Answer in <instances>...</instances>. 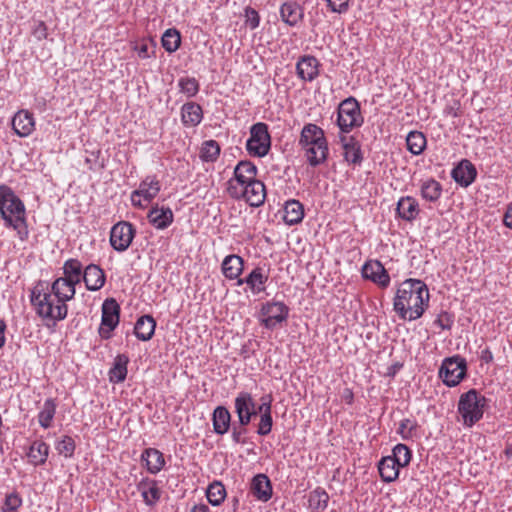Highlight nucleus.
Wrapping results in <instances>:
<instances>
[{"mask_svg":"<svg viewBox=\"0 0 512 512\" xmlns=\"http://www.w3.org/2000/svg\"><path fill=\"white\" fill-rule=\"evenodd\" d=\"M257 167L250 161H240L234 168L233 177L226 183L227 194L236 200H244L252 207L261 206L266 199V188L257 179Z\"/></svg>","mask_w":512,"mask_h":512,"instance_id":"obj_1","label":"nucleus"},{"mask_svg":"<svg viewBox=\"0 0 512 512\" xmlns=\"http://www.w3.org/2000/svg\"><path fill=\"white\" fill-rule=\"evenodd\" d=\"M429 299V290L423 281L407 279L397 287L393 310L401 320L414 321L424 314Z\"/></svg>","mask_w":512,"mask_h":512,"instance_id":"obj_2","label":"nucleus"},{"mask_svg":"<svg viewBox=\"0 0 512 512\" xmlns=\"http://www.w3.org/2000/svg\"><path fill=\"white\" fill-rule=\"evenodd\" d=\"M0 214L5 226L12 228L20 241H27L29 230L25 206L13 190L6 185H0Z\"/></svg>","mask_w":512,"mask_h":512,"instance_id":"obj_3","label":"nucleus"},{"mask_svg":"<svg viewBox=\"0 0 512 512\" xmlns=\"http://www.w3.org/2000/svg\"><path fill=\"white\" fill-rule=\"evenodd\" d=\"M298 144L311 166L316 167L327 160L328 142L323 129L316 124L307 123L303 126Z\"/></svg>","mask_w":512,"mask_h":512,"instance_id":"obj_4","label":"nucleus"},{"mask_svg":"<svg viewBox=\"0 0 512 512\" xmlns=\"http://www.w3.org/2000/svg\"><path fill=\"white\" fill-rule=\"evenodd\" d=\"M31 303L35 307L37 314L43 319L59 321L65 319L68 313L67 304L56 298L49 290L48 285L44 287L42 283L37 284L33 288Z\"/></svg>","mask_w":512,"mask_h":512,"instance_id":"obj_5","label":"nucleus"},{"mask_svg":"<svg viewBox=\"0 0 512 512\" xmlns=\"http://www.w3.org/2000/svg\"><path fill=\"white\" fill-rule=\"evenodd\" d=\"M485 405L486 398L475 389L462 394L458 402V411L464 425L471 427L478 422L483 417Z\"/></svg>","mask_w":512,"mask_h":512,"instance_id":"obj_6","label":"nucleus"},{"mask_svg":"<svg viewBox=\"0 0 512 512\" xmlns=\"http://www.w3.org/2000/svg\"><path fill=\"white\" fill-rule=\"evenodd\" d=\"M363 121L359 103L355 98L349 97L340 103L337 111V125L342 132L348 133L360 127Z\"/></svg>","mask_w":512,"mask_h":512,"instance_id":"obj_7","label":"nucleus"},{"mask_svg":"<svg viewBox=\"0 0 512 512\" xmlns=\"http://www.w3.org/2000/svg\"><path fill=\"white\" fill-rule=\"evenodd\" d=\"M271 147V137L268 125L258 122L251 126L250 137L246 142V149L251 156L264 157Z\"/></svg>","mask_w":512,"mask_h":512,"instance_id":"obj_8","label":"nucleus"},{"mask_svg":"<svg viewBox=\"0 0 512 512\" xmlns=\"http://www.w3.org/2000/svg\"><path fill=\"white\" fill-rule=\"evenodd\" d=\"M466 361L464 358L454 356L446 358L439 369V377L449 387L458 385L466 375Z\"/></svg>","mask_w":512,"mask_h":512,"instance_id":"obj_9","label":"nucleus"},{"mask_svg":"<svg viewBox=\"0 0 512 512\" xmlns=\"http://www.w3.org/2000/svg\"><path fill=\"white\" fill-rule=\"evenodd\" d=\"M160 182L155 176H147L139 184L138 189L131 193V203L134 207L144 209L158 195Z\"/></svg>","mask_w":512,"mask_h":512,"instance_id":"obj_10","label":"nucleus"},{"mask_svg":"<svg viewBox=\"0 0 512 512\" xmlns=\"http://www.w3.org/2000/svg\"><path fill=\"white\" fill-rule=\"evenodd\" d=\"M136 230L130 222L120 221L112 226L110 231V244L118 252L126 251L131 245Z\"/></svg>","mask_w":512,"mask_h":512,"instance_id":"obj_11","label":"nucleus"},{"mask_svg":"<svg viewBox=\"0 0 512 512\" xmlns=\"http://www.w3.org/2000/svg\"><path fill=\"white\" fill-rule=\"evenodd\" d=\"M120 319V306L114 298L106 299L102 304V318L100 334L104 338H109Z\"/></svg>","mask_w":512,"mask_h":512,"instance_id":"obj_12","label":"nucleus"},{"mask_svg":"<svg viewBox=\"0 0 512 512\" xmlns=\"http://www.w3.org/2000/svg\"><path fill=\"white\" fill-rule=\"evenodd\" d=\"M288 313L289 308L283 302L269 301L261 309L262 324L266 328L272 329L277 324L286 321Z\"/></svg>","mask_w":512,"mask_h":512,"instance_id":"obj_13","label":"nucleus"},{"mask_svg":"<svg viewBox=\"0 0 512 512\" xmlns=\"http://www.w3.org/2000/svg\"><path fill=\"white\" fill-rule=\"evenodd\" d=\"M234 406L241 426H247L258 413L256 403L248 392H240L234 400Z\"/></svg>","mask_w":512,"mask_h":512,"instance_id":"obj_14","label":"nucleus"},{"mask_svg":"<svg viewBox=\"0 0 512 512\" xmlns=\"http://www.w3.org/2000/svg\"><path fill=\"white\" fill-rule=\"evenodd\" d=\"M362 275L365 279L371 280L380 288H387L390 284V276L382 263L378 260H371L362 267Z\"/></svg>","mask_w":512,"mask_h":512,"instance_id":"obj_15","label":"nucleus"},{"mask_svg":"<svg viewBox=\"0 0 512 512\" xmlns=\"http://www.w3.org/2000/svg\"><path fill=\"white\" fill-rule=\"evenodd\" d=\"M268 279V271L257 266L245 278L238 279L237 285L246 284L253 295H258L266 290Z\"/></svg>","mask_w":512,"mask_h":512,"instance_id":"obj_16","label":"nucleus"},{"mask_svg":"<svg viewBox=\"0 0 512 512\" xmlns=\"http://www.w3.org/2000/svg\"><path fill=\"white\" fill-rule=\"evenodd\" d=\"M261 403L258 406V413H260V421L258 423L257 433L261 436L268 435L273 426L272 418V395L267 394L261 397Z\"/></svg>","mask_w":512,"mask_h":512,"instance_id":"obj_17","label":"nucleus"},{"mask_svg":"<svg viewBox=\"0 0 512 512\" xmlns=\"http://www.w3.org/2000/svg\"><path fill=\"white\" fill-rule=\"evenodd\" d=\"M281 20L290 27L298 26L304 18V9L296 1L288 0L279 8Z\"/></svg>","mask_w":512,"mask_h":512,"instance_id":"obj_18","label":"nucleus"},{"mask_svg":"<svg viewBox=\"0 0 512 512\" xmlns=\"http://www.w3.org/2000/svg\"><path fill=\"white\" fill-rule=\"evenodd\" d=\"M420 214V206L416 198L402 196L397 202L396 215L407 222H413Z\"/></svg>","mask_w":512,"mask_h":512,"instance_id":"obj_19","label":"nucleus"},{"mask_svg":"<svg viewBox=\"0 0 512 512\" xmlns=\"http://www.w3.org/2000/svg\"><path fill=\"white\" fill-rule=\"evenodd\" d=\"M320 63L316 57L311 55L302 56L297 64V75L303 81L311 82L319 75Z\"/></svg>","mask_w":512,"mask_h":512,"instance_id":"obj_20","label":"nucleus"},{"mask_svg":"<svg viewBox=\"0 0 512 512\" xmlns=\"http://www.w3.org/2000/svg\"><path fill=\"white\" fill-rule=\"evenodd\" d=\"M12 127L18 136H29L35 130L33 114L28 110H19L12 118Z\"/></svg>","mask_w":512,"mask_h":512,"instance_id":"obj_21","label":"nucleus"},{"mask_svg":"<svg viewBox=\"0 0 512 512\" xmlns=\"http://www.w3.org/2000/svg\"><path fill=\"white\" fill-rule=\"evenodd\" d=\"M83 281L87 290L98 291L100 290L106 281L104 271L96 264H89L83 273Z\"/></svg>","mask_w":512,"mask_h":512,"instance_id":"obj_22","label":"nucleus"},{"mask_svg":"<svg viewBox=\"0 0 512 512\" xmlns=\"http://www.w3.org/2000/svg\"><path fill=\"white\" fill-rule=\"evenodd\" d=\"M244 269V260L236 254L226 256L221 264V270L225 278L229 280L241 279L240 275Z\"/></svg>","mask_w":512,"mask_h":512,"instance_id":"obj_23","label":"nucleus"},{"mask_svg":"<svg viewBox=\"0 0 512 512\" xmlns=\"http://www.w3.org/2000/svg\"><path fill=\"white\" fill-rule=\"evenodd\" d=\"M477 175L475 166L468 160H462L459 165L453 169L452 177L463 187H468L474 182Z\"/></svg>","mask_w":512,"mask_h":512,"instance_id":"obj_24","label":"nucleus"},{"mask_svg":"<svg viewBox=\"0 0 512 512\" xmlns=\"http://www.w3.org/2000/svg\"><path fill=\"white\" fill-rule=\"evenodd\" d=\"M76 285L62 277H59L53 281L49 290L54 294V296L64 304L74 298L76 289Z\"/></svg>","mask_w":512,"mask_h":512,"instance_id":"obj_25","label":"nucleus"},{"mask_svg":"<svg viewBox=\"0 0 512 512\" xmlns=\"http://www.w3.org/2000/svg\"><path fill=\"white\" fill-rule=\"evenodd\" d=\"M149 222L157 229H165L173 222V212L169 207H153L148 215Z\"/></svg>","mask_w":512,"mask_h":512,"instance_id":"obj_26","label":"nucleus"},{"mask_svg":"<svg viewBox=\"0 0 512 512\" xmlns=\"http://www.w3.org/2000/svg\"><path fill=\"white\" fill-rule=\"evenodd\" d=\"M203 118L202 107L195 102L185 103L181 108V121L186 127L199 125Z\"/></svg>","mask_w":512,"mask_h":512,"instance_id":"obj_27","label":"nucleus"},{"mask_svg":"<svg viewBox=\"0 0 512 512\" xmlns=\"http://www.w3.org/2000/svg\"><path fill=\"white\" fill-rule=\"evenodd\" d=\"M251 492L259 500L267 501L272 496V485L265 474H257L251 482Z\"/></svg>","mask_w":512,"mask_h":512,"instance_id":"obj_28","label":"nucleus"},{"mask_svg":"<svg viewBox=\"0 0 512 512\" xmlns=\"http://www.w3.org/2000/svg\"><path fill=\"white\" fill-rule=\"evenodd\" d=\"M156 328V321L151 315L139 317L134 326V334L141 341L150 340Z\"/></svg>","mask_w":512,"mask_h":512,"instance_id":"obj_29","label":"nucleus"},{"mask_svg":"<svg viewBox=\"0 0 512 512\" xmlns=\"http://www.w3.org/2000/svg\"><path fill=\"white\" fill-rule=\"evenodd\" d=\"M141 459L145 462L146 468L151 474H157L165 465L163 453L156 448L145 449Z\"/></svg>","mask_w":512,"mask_h":512,"instance_id":"obj_30","label":"nucleus"},{"mask_svg":"<svg viewBox=\"0 0 512 512\" xmlns=\"http://www.w3.org/2000/svg\"><path fill=\"white\" fill-rule=\"evenodd\" d=\"M400 466L389 456L382 457L378 463V471L384 482L395 481L399 476Z\"/></svg>","mask_w":512,"mask_h":512,"instance_id":"obj_31","label":"nucleus"},{"mask_svg":"<svg viewBox=\"0 0 512 512\" xmlns=\"http://www.w3.org/2000/svg\"><path fill=\"white\" fill-rule=\"evenodd\" d=\"M129 358L125 354H119L115 357L113 366L109 370V380L112 383H121L127 376V365Z\"/></svg>","mask_w":512,"mask_h":512,"instance_id":"obj_32","label":"nucleus"},{"mask_svg":"<svg viewBox=\"0 0 512 512\" xmlns=\"http://www.w3.org/2000/svg\"><path fill=\"white\" fill-rule=\"evenodd\" d=\"M49 455V445L44 441H34L27 454L28 461L34 466L43 465Z\"/></svg>","mask_w":512,"mask_h":512,"instance_id":"obj_33","label":"nucleus"},{"mask_svg":"<svg viewBox=\"0 0 512 512\" xmlns=\"http://www.w3.org/2000/svg\"><path fill=\"white\" fill-rule=\"evenodd\" d=\"M63 276L62 278L74 283L75 285L81 282L83 279V266L82 263L75 258L66 260L63 264Z\"/></svg>","mask_w":512,"mask_h":512,"instance_id":"obj_34","label":"nucleus"},{"mask_svg":"<svg viewBox=\"0 0 512 512\" xmlns=\"http://www.w3.org/2000/svg\"><path fill=\"white\" fill-rule=\"evenodd\" d=\"M304 218L303 205L297 200H289L284 206L283 220L288 225L300 223Z\"/></svg>","mask_w":512,"mask_h":512,"instance_id":"obj_35","label":"nucleus"},{"mask_svg":"<svg viewBox=\"0 0 512 512\" xmlns=\"http://www.w3.org/2000/svg\"><path fill=\"white\" fill-rule=\"evenodd\" d=\"M138 488L147 505L152 506L160 499L161 490L155 480L142 481L139 483Z\"/></svg>","mask_w":512,"mask_h":512,"instance_id":"obj_36","label":"nucleus"},{"mask_svg":"<svg viewBox=\"0 0 512 512\" xmlns=\"http://www.w3.org/2000/svg\"><path fill=\"white\" fill-rule=\"evenodd\" d=\"M343 154L347 162L352 164H359L362 161L361 148L359 143L354 138H342Z\"/></svg>","mask_w":512,"mask_h":512,"instance_id":"obj_37","label":"nucleus"},{"mask_svg":"<svg viewBox=\"0 0 512 512\" xmlns=\"http://www.w3.org/2000/svg\"><path fill=\"white\" fill-rule=\"evenodd\" d=\"M56 409L57 404L54 399L49 398L44 401L43 406L38 413V423L42 428L48 429L52 426Z\"/></svg>","mask_w":512,"mask_h":512,"instance_id":"obj_38","label":"nucleus"},{"mask_svg":"<svg viewBox=\"0 0 512 512\" xmlns=\"http://www.w3.org/2000/svg\"><path fill=\"white\" fill-rule=\"evenodd\" d=\"M230 412L222 406L217 407L213 413V427L217 434H225L230 427Z\"/></svg>","mask_w":512,"mask_h":512,"instance_id":"obj_39","label":"nucleus"},{"mask_svg":"<svg viewBox=\"0 0 512 512\" xmlns=\"http://www.w3.org/2000/svg\"><path fill=\"white\" fill-rule=\"evenodd\" d=\"M420 193L423 199L436 202L442 194V186L435 179H428L422 182Z\"/></svg>","mask_w":512,"mask_h":512,"instance_id":"obj_40","label":"nucleus"},{"mask_svg":"<svg viewBox=\"0 0 512 512\" xmlns=\"http://www.w3.org/2000/svg\"><path fill=\"white\" fill-rule=\"evenodd\" d=\"M329 502L328 493L321 488H317L309 493L308 507L312 511H323L327 508Z\"/></svg>","mask_w":512,"mask_h":512,"instance_id":"obj_41","label":"nucleus"},{"mask_svg":"<svg viewBox=\"0 0 512 512\" xmlns=\"http://www.w3.org/2000/svg\"><path fill=\"white\" fill-rule=\"evenodd\" d=\"M426 144V137L420 131H411L406 137L407 149L413 155H420L424 151Z\"/></svg>","mask_w":512,"mask_h":512,"instance_id":"obj_42","label":"nucleus"},{"mask_svg":"<svg viewBox=\"0 0 512 512\" xmlns=\"http://www.w3.org/2000/svg\"><path fill=\"white\" fill-rule=\"evenodd\" d=\"M161 43L167 52H175L181 44V36L179 31L175 28L167 29L161 38Z\"/></svg>","mask_w":512,"mask_h":512,"instance_id":"obj_43","label":"nucleus"},{"mask_svg":"<svg viewBox=\"0 0 512 512\" xmlns=\"http://www.w3.org/2000/svg\"><path fill=\"white\" fill-rule=\"evenodd\" d=\"M220 155V146L215 140H207L202 143L200 158L204 162H215Z\"/></svg>","mask_w":512,"mask_h":512,"instance_id":"obj_44","label":"nucleus"},{"mask_svg":"<svg viewBox=\"0 0 512 512\" xmlns=\"http://www.w3.org/2000/svg\"><path fill=\"white\" fill-rule=\"evenodd\" d=\"M206 496L213 506H218L226 497V490L221 482L215 481L210 484L206 491Z\"/></svg>","mask_w":512,"mask_h":512,"instance_id":"obj_45","label":"nucleus"},{"mask_svg":"<svg viewBox=\"0 0 512 512\" xmlns=\"http://www.w3.org/2000/svg\"><path fill=\"white\" fill-rule=\"evenodd\" d=\"M133 49L141 59H148L155 56L156 43L151 38H143L135 44Z\"/></svg>","mask_w":512,"mask_h":512,"instance_id":"obj_46","label":"nucleus"},{"mask_svg":"<svg viewBox=\"0 0 512 512\" xmlns=\"http://www.w3.org/2000/svg\"><path fill=\"white\" fill-rule=\"evenodd\" d=\"M391 457L400 467L407 466L411 461V450L404 444H397L393 450Z\"/></svg>","mask_w":512,"mask_h":512,"instance_id":"obj_47","label":"nucleus"},{"mask_svg":"<svg viewBox=\"0 0 512 512\" xmlns=\"http://www.w3.org/2000/svg\"><path fill=\"white\" fill-rule=\"evenodd\" d=\"M417 429L418 424L415 420L405 418L400 421L397 433L401 436L403 440H408L416 436Z\"/></svg>","mask_w":512,"mask_h":512,"instance_id":"obj_48","label":"nucleus"},{"mask_svg":"<svg viewBox=\"0 0 512 512\" xmlns=\"http://www.w3.org/2000/svg\"><path fill=\"white\" fill-rule=\"evenodd\" d=\"M180 91L188 98L195 96L199 91V83L194 77H182L178 80Z\"/></svg>","mask_w":512,"mask_h":512,"instance_id":"obj_49","label":"nucleus"},{"mask_svg":"<svg viewBox=\"0 0 512 512\" xmlns=\"http://www.w3.org/2000/svg\"><path fill=\"white\" fill-rule=\"evenodd\" d=\"M75 447V441L70 436H63L55 444V449L57 452L60 455H63L65 458H70L73 456Z\"/></svg>","mask_w":512,"mask_h":512,"instance_id":"obj_50","label":"nucleus"},{"mask_svg":"<svg viewBox=\"0 0 512 512\" xmlns=\"http://www.w3.org/2000/svg\"><path fill=\"white\" fill-rule=\"evenodd\" d=\"M325 2L332 13L345 14L349 10L350 0H325Z\"/></svg>","mask_w":512,"mask_h":512,"instance_id":"obj_51","label":"nucleus"},{"mask_svg":"<svg viewBox=\"0 0 512 512\" xmlns=\"http://www.w3.org/2000/svg\"><path fill=\"white\" fill-rule=\"evenodd\" d=\"M22 504V498L17 492H12L8 495H6L5 502H4V512H14L16 511Z\"/></svg>","mask_w":512,"mask_h":512,"instance_id":"obj_52","label":"nucleus"},{"mask_svg":"<svg viewBox=\"0 0 512 512\" xmlns=\"http://www.w3.org/2000/svg\"><path fill=\"white\" fill-rule=\"evenodd\" d=\"M245 17H246V25L250 29H256L260 24V16L259 13L251 7H247L245 9Z\"/></svg>","mask_w":512,"mask_h":512,"instance_id":"obj_53","label":"nucleus"},{"mask_svg":"<svg viewBox=\"0 0 512 512\" xmlns=\"http://www.w3.org/2000/svg\"><path fill=\"white\" fill-rule=\"evenodd\" d=\"M493 359H494L493 353L488 347H485L484 349L481 350V352H480V360L481 361H483L485 363H491L493 361Z\"/></svg>","mask_w":512,"mask_h":512,"instance_id":"obj_54","label":"nucleus"},{"mask_svg":"<svg viewBox=\"0 0 512 512\" xmlns=\"http://www.w3.org/2000/svg\"><path fill=\"white\" fill-rule=\"evenodd\" d=\"M503 221L505 226L512 228V204L507 206Z\"/></svg>","mask_w":512,"mask_h":512,"instance_id":"obj_55","label":"nucleus"},{"mask_svg":"<svg viewBox=\"0 0 512 512\" xmlns=\"http://www.w3.org/2000/svg\"><path fill=\"white\" fill-rule=\"evenodd\" d=\"M245 433L244 429H237L236 427L232 430V439L235 443H243L242 436Z\"/></svg>","mask_w":512,"mask_h":512,"instance_id":"obj_56","label":"nucleus"},{"mask_svg":"<svg viewBox=\"0 0 512 512\" xmlns=\"http://www.w3.org/2000/svg\"><path fill=\"white\" fill-rule=\"evenodd\" d=\"M6 328H7V326H6V323L4 322V320H0V348H2L6 342V337H5Z\"/></svg>","mask_w":512,"mask_h":512,"instance_id":"obj_57","label":"nucleus"},{"mask_svg":"<svg viewBox=\"0 0 512 512\" xmlns=\"http://www.w3.org/2000/svg\"><path fill=\"white\" fill-rule=\"evenodd\" d=\"M505 454H506V456H512V443L507 445V447L505 449Z\"/></svg>","mask_w":512,"mask_h":512,"instance_id":"obj_58","label":"nucleus"},{"mask_svg":"<svg viewBox=\"0 0 512 512\" xmlns=\"http://www.w3.org/2000/svg\"><path fill=\"white\" fill-rule=\"evenodd\" d=\"M346 391L349 394V402H351L352 399H353V394H352V392L350 390H346Z\"/></svg>","mask_w":512,"mask_h":512,"instance_id":"obj_59","label":"nucleus"},{"mask_svg":"<svg viewBox=\"0 0 512 512\" xmlns=\"http://www.w3.org/2000/svg\"><path fill=\"white\" fill-rule=\"evenodd\" d=\"M195 510H196V507H193V508H192V512H195Z\"/></svg>","mask_w":512,"mask_h":512,"instance_id":"obj_60","label":"nucleus"},{"mask_svg":"<svg viewBox=\"0 0 512 512\" xmlns=\"http://www.w3.org/2000/svg\"><path fill=\"white\" fill-rule=\"evenodd\" d=\"M195 510H196V507H193V508H192V512H195Z\"/></svg>","mask_w":512,"mask_h":512,"instance_id":"obj_61","label":"nucleus"},{"mask_svg":"<svg viewBox=\"0 0 512 512\" xmlns=\"http://www.w3.org/2000/svg\"><path fill=\"white\" fill-rule=\"evenodd\" d=\"M195 510H196V507H193V508H192V512H195Z\"/></svg>","mask_w":512,"mask_h":512,"instance_id":"obj_62","label":"nucleus"}]
</instances>
